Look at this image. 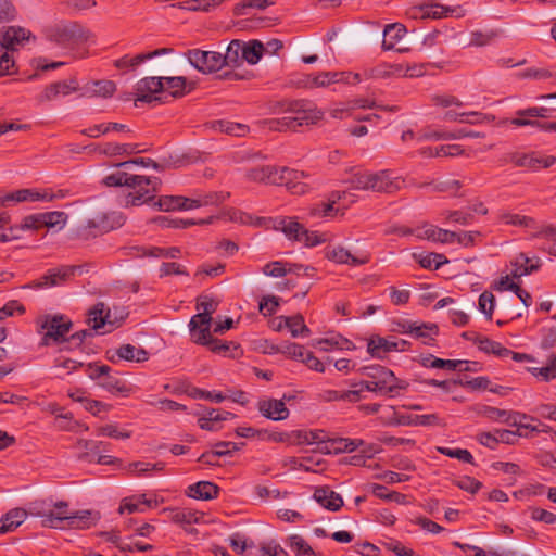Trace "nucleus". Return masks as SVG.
I'll return each instance as SVG.
<instances>
[{"label":"nucleus","instance_id":"1","mask_svg":"<svg viewBox=\"0 0 556 556\" xmlns=\"http://www.w3.org/2000/svg\"><path fill=\"white\" fill-rule=\"evenodd\" d=\"M134 165H142L146 167L152 166L153 168H157V164L150 159H136L122 162L115 165L116 169L113 173L103 178V184L109 187L126 186L135 189L136 192L129 194L127 203H130L131 205H140L150 199L148 195L150 191L156 190L159 179L156 177L129 174L126 169Z\"/></svg>","mask_w":556,"mask_h":556},{"label":"nucleus","instance_id":"2","mask_svg":"<svg viewBox=\"0 0 556 556\" xmlns=\"http://www.w3.org/2000/svg\"><path fill=\"white\" fill-rule=\"evenodd\" d=\"M323 115L324 112L313 103L296 101L288 104L282 117L270 119L268 124L271 129L279 131L295 130L300 126L315 124Z\"/></svg>","mask_w":556,"mask_h":556},{"label":"nucleus","instance_id":"3","mask_svg":"<svg viewBox=\"0 0 556 556\" xmlns=\"http://www.w3.org/2000/svg\"><path fill=\"white\" fill-rule=\"evenodd\" d=\"M230 220L243 225L271 227L273 229L282 232L288 240L295 242L300 241V237L304 229V226L292 216H281L267 219L264 217H254L248 213L233 211L230 216Z\"/></svg>","mask_w":556,"mask_h":556},{"label":"nucleus","instance_id":"4","mask_svg":"<svg viewBox=\"0 0 556 556\" xmlns=\"http://www.w3.org/2000/svg\"><path fill=\"white\" fill-rule=\"evenodd\" d=\"M68 506L65 501L53 502L50 518L43 521V527L62 528V522L67 521L70 528L86 529L94 525L100 518L98 513L91 510L71 513Z\"/></svg>","mask_w":556,"mask_h":556},{"label":"nucleus","instance_id":"5","mask_svg":"<svg viewBox=\"0 0 556 556\" xmlns=\"http://www.w3.org/2000/svg\"><path fill=\"white\" fill-rule=\"evenodd\" d=\"M40 326L41 346L65 343L73 324L62 315H47L38 321Z\"/></svg>","mask_w":556,"mask_h":556},{"label":"nucleus","instance_id":"6","mask_svg":"<svg viewBox=\"0 0 556 556\" xmlns=\"http://www.w3.org/2000/svg\"><path fill=\"white\" fill-rule=\"evenodd\" d=\"M249 176L254 181L279 186L286 185L293 193H304L306 191L304 184L290 185L292 177L296 178L298 174L286 167L262 166L251 169Z\"/></svg>","mask_w":556,"mask_h":556},{"label":"nucleus","instance_id":"7","mask_svg":"<svg viewBox=\"0 0 556 556\" xmlns=\"http://www.w3.org/2000/svg\"><path fill=\"white\" fill-rule=\"evenodd\" d=\"M362 81L361 74L352 72H319L304 76L299 85L307 88H327L330 85L344 83L348 85H355Z\"/></svg>","mask_w":556,"mask_h":556},{"label":"nucleus","instance_id":"8","mask_svg":"<svg viewBox=\"0 0 556 556\" xmlns=\"http://www.w3.org/2000/svg\"><path fill=\"white\" fill-rule=\"evenodd\" d=\"M66 223L67 215L64 212L54 211L29 215L23 219L21 225L12 226V228H21V235L25 230H34L43 227L58 231L63 229Z\"/></svg>","mask_w":556,"mask_h":556},{"label":"nucleus","instance_id":"9","mask_svg":"<svg viewBox=\"0 0 556 556\" xmlns=\"http://www.w3.org/2000/svg\"><path fill=\"white\" fill-rule=\"evenodd\" d=\"M46 37L56 47L68 49L83 39V30L73 23H58L47 28Z\"/></svg>","mask_w":556,"mask_h":556},{"label":"nucleus","instance_id":"10","mask_svg":"<svg viewBox=\"0 0 556 556\" xmlns=\"http://www.w3.org/2000/svg\"><path fill=\"white\" fill-rule=\"evenodd\" d=\"M111 367L108 365L89 364L87 375L90 379L97 380L98 384L111 393L123 394L129 393V388L116 376L111 375Z\"/></svg>","mask_w":556,"mask_h":556},{"label":"nucleus","instance_id":"11","mask_svg":"<svg viewBox=\"0 0 556 556\" xmlns=\"http://www.w3.org/2000/svg\"><path fill=\"white\" fill-rule=\"evenodd\" d=\"M356 201V195L351 191H333L327 203L317 204L311 208L309 215L313 217L331 216L348 208Z\"/></svg>","mask_w":556,"mask_h":556},{"label":"nucleus","instance_id":"12","mask_svg":"<svg viewBox=\"0 0 556 556\" xmlns=\"http://www.w3.org/2000/svg\"><path fill=\"white\" fill-rule=\"evenodd\" d=\"M186 56L191 66L204 74L219 71L224 66V58L216 51L193 49Z\"/></svg>","mask_w":556,"mask_h":556},{"label":"nucleus","instance_id":"13","mask_svg":"<svg viewBox=\"0 0 556 556\" xmlns=\"http://www.w3.org/2000/svg\"><path fill=\"white\" fill-rule=\"evenodd\" d=\"M326 257L337 264L359 266L369 261V253L358 248L346 249L342 245H331L326 250Z\"/></svg>","mask_w":556,"mask_h":556},{"label":"nucleus","instance_id":"14","mask_svg":"<svg viewBox=\"0 0 556 556\" xmlns=\"http://www.w3.org/2000/svg\"><path fill=\"white\" fill-rule=\"evenodd\" d=\"M263 274L271 278H282L287 275L296 277H311L315 275V268L302 264H295L285 261H275L263 267Z\"/></svg>","mask_w":556,"mask_h":556},{"label":"nucleus","instance_id":"15","mask_svg":"<svg viewBox=\"0 0 556 556\" xmlns=\"http://www.w3.org/2000/svg\"><path fill=\"white\" fill-rule=\"evenodd\" d=\"M125 222L121 212H101L86 222V227L98 232H108L123 226Z\"/></svg>","mask_w":556,"mask_h":556},{"label":"nucleus","instance_id":"16","mask_svg":"<svg viewBox=\"0 0 556 556\" xmlns=\"http://www.w3.org/2000/svg\"><path fill=\"white\" fill-rule=\"evenodd\" d=\"M84 275L97 276L100 275L97 267L91 264L80 265H61L50 268L47 274L40 278H75Z\"/></svg>","mask_w":556,"mask_h":556},{"label":"nucleus","instance_id":"17","mask_svg":"<svg viewBox=\"0 0 556 556\" xmlns=\"http://www.w3.org/2000/svg\"><path fill=\"white\" fill-rule=\"evenodd\" d=\"M162 77H144L137 83L136 86V101L151 102L157 99L156 94L163 92Z\"/></svg>","mask_w":556,"mask_h":556},{"label":"nucleus","instance_id":"18","mask_svg":"<svg viewBox=\"0 0 556 556\" xmlns=\"http://www.w3.org/2000/svg\"><path fill=\"white\" fill-rule=\"evenodd\" d=\"M540 260L535 256L529 257L526 254L517 255L510 263V273L501 278H522L532 275L540 267Z\"/></svg>","mask_w":556,"mask_h":556},{"label":"nucleus","instance_id":"19","mask_svg":"<svg viewBox=\"0 0 556 556\" xmlns=\"http://www.w3.org/2000/svg\"><path fill=\"white\" fill-rule=\"evenodd\" d=\"M30 39V31L17 26H9L0 30V46L12 51Z\"/></svg>","mask_w":556,"mask_h":556},{"label":"nucleus","instance_id":"20","mask_svg":"<svg viewBox=\"0 0 556 556\" xmlns=\"http://www.w3.org/2000/svg\"><path fill=\"white\" fill-rule=\"evenodd\" d=\"M457 12V9L444 7L438 3H429L414 7L409 10L408 15L412 18H442Z\"/></svg>","mask_w":556,"mask_h":556},{"label":"nucleus","instance_id":"21","mask_svg":"<svg viewBox=\"0 0 556 556\" xmlns=\"http://www.w3.org/2000/svg\"><path fill=\"white\" fill-rule=\"evenodd\" d=\"M374 191L394 192L405 186V180L393 172L381 170L374 175Z\"/></svg>","mask_w":556,"mask_h":556},{"label":"nucleus","instance_id":"22","mask_svg":"<svg viewBox=\"0 0 556 556\" xmlns=\"http://www.w3.org/2000/svg\"><path fill=\"white\" fill-rule=\"evenodd\" d=\"M408 342L405 340H388L382 337H374L369 340L367 350L374 357L381 358V352L405 351Z\"/></svg>","mask_w":556,"mask_h":556},{"label":"nucleus","instance_id":"23","mask_svg":"<svg viewBox=\"0 0 556 556\" xmlns=\"http://www.w3.org/2000/svg\"><path fill=\"white\" fill-rule=\"evenodd\" d=\"M87 324L91 329L96 331L109 326V329H106L103 333L111 332L115 328L114 323L110 320V311L108 309L105 312L103 303H97L92 308L89 309Z\"/></svg>","mask_w":556,"mask_h":556},{"label":"nucleus","instance_id":"24","mask_svg":"<svg viewBox=\"0 0 556 556\" xmlns=\"http://www.w3.org/2000/svg\"><path fill=\"white\" fill-rule=\"evenodd\" d=\"M211 323L212 317L204 313H198L194 315L190 323V333L193 337L195 343H204L211 334Z\"/></svg>","mask_w":556,"mask_h":556},{"label":"nucleus","instance_id":"25","mask_svg":"<svg viewBox=\"0 0 556 556\" xmlns=\"http://www.w3.org/2000/svg\"><path fill=\"white\" fill-rule=\"evenodd\" d=\"M233 212H224L220 215H211L205 219H169L166 216H161L155 219L162 227H172V228H187L191 225H204V224H213L216 219L227 218L230 219V216Z\"/></svg>","mask_w":556,"mask_h":556},{"label":"nucleus","instance_id":"26","mask_svg":"<svg viewBox=\"0 0 556 556\" xmlns=\"http://www.w3.org/2000/svg\"><path fill=\"white\" fill-rule=\"evenodd\" d=\"M257 406L261 414L268 419L283 420L289 416V409L282 400H263Z\"/></svg>","mask_w":556,"mask_h":556},{"label":"nucleus","instance_id":"27","mask_svg":"<svg viewBox=\"0 0 556 556\" xmlns=\"http://www.w3.org/2000/svg\"><path fill=\"white\" fill-rule=\"evenodd\" d=\"M314 500L330 511H337L343 506L341 495L329 486L317 488L314 492Z\"/></svg>","mask_w":556,"mask_h":556},{"label":"nucleus","instance_id":"28","mask_svg":"<svg viewBox=\"0 0 556 556\" xmlns=\"http://www.w3.org/2000/svg\"><path fill=\"white\" fill-rule=\"evenodd\" d=\"M53 197L47 192H39L31 189H21L14 192H10L0 198L2 204L9 202H34V201H46L51 200Z\"/></svg>","mask_w":556,"mask_h":556},{"label":"nucleus","instance_id":"29","mask_svg":"<svg viewBox=\"0 0 556 556\" xmlns=\"http://www.w3.org/2000/svg\"><path fill=\"white\" fill-rule=\"evenodd\" d=\"M219 488L210 481H199L188 486L187 495L195 500L210 501L216 498Z\"/></svg>","mask_w":556,"mask_h":556},{"label":"nucleus","instance_id":"30","mask_svg":"<svg viewBox=\"0 0 556 556\" xmlns=\"http://www.w3.org/2000/svg\"><path fill=\"white\" fill-rule=\"evenodd\" d=\"M77 89L74 80H63L48 86L40 94V101H51L59 97H66Z\"/></svg>","mask_w":556,"mask_h":556},{"label":"nucleus","instance_id":"31","mask_svg":"<svg viewBox=\"0 0 556 556\" xmlns=\"http://www.w3.org/2000/svg\"><path fill=\"white\" fill-rule=\"evenodd\" d=\"M361 371L368 378L379 382L387 390L389 388V383L395 379L394 372L381 365L365 366L361 369Z\"/></svg>","mask_w":556,"mask_h":556},{"label":"nucleus","instance_id":"32","mask_svg":"<svg viewBox=\"0 0 556 556\" xmlns=\"http://www.w3.org/2000/svg\"><path fill=\"white\" fill-rule=\"evenodd\" d=\"M406 34V28L400 23L387 25L383 30L382 47L384 50H392Z\"/></svg>","mask_w":556,"mask_h":556},{"label":"nucleus","instance_id":"33","mask_svg":"<svg viewBox=\"0 0 556 556\" xmlns=\"http://www.w3.org/2000/svg\"><path fill=\"white\" fill-rule=\"evenodd\" d=\"M26 516L27 510L23 508L11 509L0 519V533H7L15 530L23 523Z\"/></svg>","mask_w":556,"mask_h":556},{"label":"nucleus","instance_id":"34","mask_svg":"<svg viewBox=\"0 0 556 556\" xmlns=\"http://www.w3.org/2000/svg\"><path fill=\"white\" fill-rule=\"evenodd\" d=\"M422 237H425L428 240L440 242V243H446V244H454L456 243V231H450L446 229H441L432 225H427L424 228Z\"/></svg>","mask_w":556,"mask_h":556},{"label":"nucleus","instance_id":"35","mask_svg":"<svg viewBox=\"0 0 556 556\" xmlns=\"http://www.w3.org/2000/svg\"><path fill=\"white\" fill-rule=\"evenodd\" d=\"M374 175L375 173H370L364 169H357L351 175L349 179L351 189L374 191Z\"/></svg>","mask_w":556,"mask_h":556},{"label":"nucleus","instance_id":"36","mask_svg":"<svg viewBox=\"0 0 556 556\" xmlns=\"http://www.w3.org/2000/svg\"><path fill=\"white\" fill-rule=\"evenodd\" d=\"M118 359L142 363L148 359L149 353L142 348H136L131 344H124L116 349Z\"/></svg>","mask_w":556,"mask_h":556},{"label":"nucleus","instance_id":"37","mask_svg":"<svg viewBox=\"0 0 556 556\" xmlns=\"http://www.w3.org/2000/svg\"><path fill=\"white\" fill-rule=\"evenodd\" d=\"M402 327L404 332L410 333L417 339H433V336H437L439 332V327L435 324H422L418 326L415 323H406Z\"/></svg>","mask_w":556,"mask_h":556},{"label":"nucleus","instance_id":"38","mask_svg":"<svg viewBox=\"0 0 556 556\" xmlns=\"http://www.w3.org/2000/svg\"><path fill=\"white\" fill-rule=\"evenodd\" d=\"M516 424H511V427L517 428L518 437L530 438V432H535L538 426L533 422L538 421V418L527 415L525 413L516 412Z\"/></svg>","mask_w":556,"mask_h":556},{"label":"nucleus","instance_id":"39","mask_svg":"<svg viewBox=\"0 0 556 556\" xmlns=\"http://www.w3.org/2000/svg\"><path fill=\"white\" fill-rule=\"evenodd\" d=\"M527 370L541 381L548 382L556 379V353L548 356L546 366L528 367Z\"/></svg>","mask_w":556,"mask_h":556},{"label":"nucleus","instance_id":"40","mask_svg":"<svg viewBox=\"0 0 556 556\" xmlns=\"http://www.w3.org/2000/svg\"><path fill=\"white\" fill-rule=\"evenodd\" d=\"M212 128L216 131L237 137H242L249 131L248 125L231 121H215L212 123Z\"/></svg>","mask_w":556,"mask_h":556},{"label":"nucleus","instance_id":"41","mask_svg":"<svg viewBox=\"0 0 556 556\" xmlns=\"http://www.w3.org/2000/svg\"><path fill=\"white\" fill-rule=\"evenodd\" d=\"M264 54V45L260 40L243 42L242 61L254 65L257 64Z\"/></svg>","mask_w":556,"mask_h":556},{"label":"nucleus","instance_id":"42","mask_svg":"<svg viewBox=\"0 0 556 556\" xmlns=\"http://www.w3.org/2000/svg\"><path fill=\"white\" fill-rule=\"evenodd\" d=\"M52 507V498L35 500L29 503L27 514L41 518V523L43 525V521L50 518Z\"/></svg>","mask_w":556,"mask_h":556},{"label":"nucleus","instance_id":"43","mask_svg":"<svg viewBox=\"0 0 556 556\" xmlns=\"http://www.w3.org/2000/svg\"><path fill=\"white\" fill-rule=\"evenodd\" d=\"M413 257L422 268L427 269H438L441 265L448 262L444 255L438 253H414Z\"/></svg>","mask_w":556,"mask_h":556},{"label":"nucleus","instance_id":"44","mask_svg":"<svg viewBox=\"0 0 556 556\" xmlns=\"http://www.w3.org/2000/svg\"><path fill=\"white\" fill-rule=\"evenodd\" d=\"M556 162L555 156L553 155H546V156H539V155H525L521 159L517 161V163L521 166H527L531 169H540V168H547L552 166Z\"/></svg>","mask_w":556,"mask_h":556},{"label":"nucleus","instance_id":"45","mask_svg":"<svg viewBox=\"0 0 556 556\" xmlns=\"http://www.w3.org/2000/svg\"><path fill=\"white\" fill-rule=\"evenodd\" d=\"M100 152L105 155L117 156L138 153L140 150L137 149V146L131 143L108 142L100 147Z\"/></svg>","mask_w":556,"mask_h":556},{"label":"nucleus","instance_id":"46","mask_svg":"<svg viewBox=\"0 0 556 556\" xmlns=\"http://www.w3.org/2000/svg\"><path fill=\"white\" fill-rule=\"evenodd\" d=\"M515 413L516 412H508L493 406H485L482 410V415L485 418L492 421L504 422L507 424L508 426H510L511 424H516L517 416H515Z\"/></svg>","mask_w":556,"mask_h":556},{"label":"nucleus","instance_id":"47","mask_svg":"<svg viewBox=\"0 0 556 556\" xmlns=\"http://www.w3.org/2000/svg\"><path fill=\"white\" fill-rule=\"evenodd\" d=\"M496 290H498V291H506V290L514 291L515 294L525 304V306H530L531 303H532V296L530 295V293L527 292L526 290H523L518 283L515 282V280H497Z\"/></svg>","mask_w":556,"mask_h":556},{"label":"nucleus","instance_id":"48","mask_svg":"<svg viewBox=\"0 0 556 556\" xmlns=\"http://www.w3.org/2000/svg\"><path fill=\"white\" fill-rule=\"evenodd\" d=\"M478 348L488 354H494L498 357H507L511 353L509 349L503 346L500 342L493 341L486 337L479 339Z\"/></svg>","mask_w":556,"mask_h":556},{"label":"nucleus","instance_id":"49","mask_svg":"<svg viewBox=\"0 0 556 556\" xmlns=\"http://www.w3.org/2000/svg\"><path fill=\"white\" fill-rule=\"evenodd\" d=\"M170 520L174 523L185 526L198 523L201 519L198 511L192 509H170Z\"/></svg>","mask_w":556,"mask_h":556},{"label":"nucleus","instance_id":"50","mask_svg":"<svg viewBox=\"0 0 556 556\" xmlns=\"http://www.w3.org/2000/svg\"><path fill=\"white\" fill-rule=\"evenodd\" d=\"M195 415L199 417V427L207 431H218L220 427H208L210 422H218L219 409L215 408H203L201 412H197Z\"/></svg>","mask_w":556,"mask_h":556},{"label":"nucleus","instance_id":"51","mask_svg":"<svg viewBox=\"0 0 556 556\" xmlns=\"http://www.w3.org/2000/svg\"><path fill=\"white\" fill-rule=\"evenodd\" d=\"M535 236L543 239V249L548 252L549 255L556 256V228L553 226H543Z\"/></svg>","mask_w":556,"mask_h":556},{"label":"nucleus","instance_id":"52","mask_svg":"<svg viewBox=\"0 0 556 556\" xmlns=\"http://www.w3.org/2000/svg\"><path fill=\"white\" fill-rule=\"evenodd\" d=\"M371 492L372 494L381 500L395 502L399 504H405L406 503V496L404 494H401L395 491H389L384 485L374 483L371 484Z\"/></svg>","mask_w":556,"mask_h":556},{"label":"nucleus","instance_id":"53","mask_svg":"<svg viewBox=\"0 0 556 556\" xmlns=\"http://www.w3.org/2000/svg\"><path fill=\"white\" fill-rule=\"evenodd\" d=\"M325 462L323 459L315 460L312 456H306L302 458L296 457H290L286 462L287 465H289L292 469H302L304 471H313L315 472L316 469L314 467H319Z\"/></svg>","mask_w":556,"mask_h":556},{"label":"nucleus","instance_id":"54","mask_svg":"<svg viewBox=\"0 0 556 556\" xmlns=\"http://www.w3.org/2000/svg\"><path fill=\"white\" fill-rule=\"evenodd\" d=\"M102 442L93 441V440H84L80 439L77 441V448L81 452L78 455V459L91 462L90 455H96L100 452V446Z\"/></svg>","mask_w":556,"mask_h":556},{"label":"nucleus","instance_id":"55","mask_svg":"<svg viewBox=\"0 0 556 556\" xmlns=\"http://www.w3.org/2000/svg\"><path fill=\"white\" fill-rule=\"evenodd\" d=\"M285 326L290 330L292 337L294 338L299 336H308L311 333V330L305 325L302 315L287 317L285 320Z\"/></svg>","mask_w":556,"mask_h":556},{"label":"nucleus","instance_id":"56","mask_svg":"<svg viewBox=\"0 0 556 556\" xmlns=\"http://www.w3.org/2000/svg\"><path fill=\"white\" fill-rule=\"evenodd\" d=\"M243 54V42L240 40H232L226 50L225 54H222L224 58V65L236 64L240 60H242Z\"/></svg>","mask_w":556,"mask_h":556},{"label":"nucleus","instance_id":"57","mask_svg":"<svg viewBox=\"0 0 556 556\" xmlns=\"http://www.w3.org/2000/svg\"><path fill=\"white\" fill-rule=\"evenodd\" d=\"M144 63L142 53L130 56L126 54L119 59L114 60V66L123 73L135 71L140 64Z\"/></svg>","mask_w":556,"mask_h":556},{"label":"nucleus","instance_id":"58","mask_svg":"<svg viewBox=\"0 0 556 556\" xmlns=\"http://www.w3.org/2000/svg\"><path fill=\"white\" fill-rule=\"evenodd\" d=\"M197 197L200 207L215 206L223 203L228 198V193L222 191L198 192Z\"/></svg>","mask_w":556,"mask_h":556},{"label":"nucleus","instance_id":"59","mask_svg":"<svg viewBox=\"0 0 556 556\" xmlns=\"http://www.w3.org/2000/svg\"><path fill=\"white\" fill-rule=\"evenodd\" d=\"M427 361H431L430 368H446L448 370H456L459 366L465 364L464 368H459L460 371L470 370L467 361H452V359H442L434 357L433 355H429Z\"/></svg>","mask_w":556,"mask_h":556},{"label":"nucleus","instance_id":"60","mask_svg":"<svg viewBox=\"0 0 556 556\" xmlns=\"http://www.w3.org/2000/svg\"><path fill=\"white\" fill-rule=\"evenodd\" d=\"M202 345H207L210 350L214 353L223 354V355H230L233 356L231 353V349L237 350L238 345H236L233 342H226L222 341L219 339H214L211 334L207 338V341L204 343H201Z\"/></svg>","mask_w":556,"mask_h":556},{"label":"nucleus","instance_id":"61","mask_svg":"<svg viewBox=\"0 0 556 556\" xmlns=\"http://www.w3.org/2000/svg\"><path fill=\"white\" fill-rule=\"evenodd\" d=\"M163 92H168L172 96L181 94L186 87V78L182 76L162 77Z\"/></svg>","mask_w":556,"mask_h":556},{"label":"nucleus","instance_id":"62","mask_svg":"<svg viewBox=\"0 0 556 556\" xmlns=\"http://www.w3.org/2000/svg\"><path fill=\"white\" fill-rule=\"evenodd\" d=\"M21 238V228L9 226V217L0 214V242H8Z\"/></svg>","mask_w":556,"mask_h":556},{"label":"nucleus","instance_id":"63","mask_svg":"<svg viewBox=\"0 0 556 556\" xmlns=\"http://www.w3.org/2000/svg\"><path fill=\"white\" fill-rule=\"evenodd\" d=\"M92 330L93 329L91 328L83 329L73 333L72 336H68L66 345L62 350L73 351L79 349L87 338L93 337Z\"/></svg>","mask_w":556,"mask_h":556},{"label":"nucleus","instance_id":"64","mask_svg":"<svg viewBox=\"0 0 556 556\" xmlns=\"http://www.w3.org/2000/svg\"><path fill=\"white\" fill-rule=\"evenodd\" d=\"M299 243L307 248H313L324 243L327 240L326 233H321L318 231H309L305 227L303 229L302 236L300 237Z\"/></svg>","mask_w":556,"mask_h":556}]
</instances>
